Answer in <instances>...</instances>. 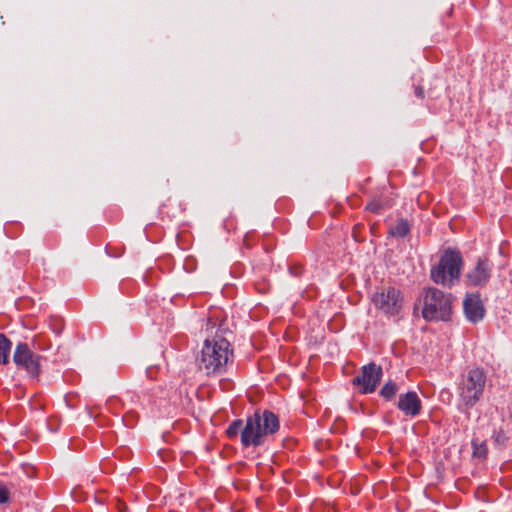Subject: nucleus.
I'll use <instances>...</instances> for the list:
<instances>
[{
  "label": "nucleus",
  "mask_w": 512,
  "mask_h": 512,
  "mask_svg": "<svg viewBox=\"0 0 512 512\" xmlns=\"http://www.w3.org/2000/svg\"><path fill=\"white\" fill-rule=\"evenodd\" d=\"M229 347L230 343L222 337L206 339L196 358L198 370L206 376L220 375L225 372L231 354Z\"/></svg>",
  "instance_id": "1"
},
{
  "label": "nucleus",
  "mask_w": 512,
  "mask_h": 512,
  "mask_svg": "<svg viewBox=\"0 0 512 512\" xmlns=\"http://www.w3.org/2000/svg\"><path fill=\"white\" fill-rule=\"evenodd\" d=\"M464 260L457 248L443 250L438 263L430 270L431 280L444 287L451 288L460 281Z\"/></svg>",
  "instance_id": "2"
},
{
  "label": "nucleus",
  "mask_w": 512,
  "mask_h": 512,
  "mask_svg": "<svg viewBox=\"0 0 512 512\" xmlns=\"http://www.w3.org/2000/svg\"><path fill=\"white\" fill-rule=\"evenodd\" d=\"M420 301L423 302L422 317L426 321H448L452 313L453 296L438 288H425Z\"/></svg>",
  "instance_id": "3"
},
{
  "label": "nucleus",
  "mask_w": 512,
  "mask_h": 512,
  "mask_svg": "<svg viewBox=\"0 0 512 512\" xmlns=\"http://www.w3.org/2000/svg\"><path fill=\"white\" fill-rule=\"evenodd\" d=\"M486 384V373L480 367L468 369L459 383V396L467 409L472 408L482 397Z\"/></svg>",
  "instance_id": "4"
},
{
  "label": "nucleus",
  "mask_w": 512,
  "mask_h": 512,
  "mask_svg": "<svg viewBox=\"0 0 512 512\" xmlns=\"http://www.w3.org/2000/svg\"><path fill=\"white\" fill-rule=\"evenodd\" d=\"M375 307L386 315H397L403 306L401 291L393 286L384 287L373 295Z\"/></svg>",
  "instance_id": "5"
},
{
  "label": "nucleus",
  "mask_w": 512,
  "mask_h": 512,
  "mask_svg": "<svg viewBox=\"0 0 512 512\" xmlns=\"http://www.w3.org/2000/svg\"><path fill=\"white\" fill-rule=\"evenodd\" d=\"M41 356L33 352L27 343L19 342L13 354V362L18 369L24 370L29 377L37 378L40 374Z\"/></svg>",
  "instance_id": "6"
},
{
  "label": "nucleus",
  "mask_w": 512,
  "mask_h": 512,
  "mask_svg": "<svg viewBox=\"0 0 512 512\" xmlns=\"http://www.w3.org/2000/svg\"><path fill=\"white\" fill-rule=\"evenodd\" d=\"M383 369L375 362H370L361 368L359 375L352 379V384L359 388L361 394L373 393L380 384Z\"/></svg>",
  "instance_id": "7"
},
{
  "label": "nucleus",
  "mask_w": 512,
  "mask_h": 512,
  "mask_svg": "<svg viewBox=\"0 0 512 512\" xmlns=\"http://www.w3.org/2000/svg\"><path fill=\"white\" fill-rule=\"evenodd\" d=\"M241 432V444L243 448L256 446V411L251 414L246 421L245 426L240 419L234 420L227 428L229 438H234Z\"/></svg>",
  "instance_id": "8"
},
{
  "label": "nucleus",
  "mask_w": 512,
  "mask_h": 512,
  "mask_svg": "<svg viewBox=\"0 0 512 512\" xmlns=\"http://www.w3.org/2000/svg\"><path fill=\"white\" fill-rule=\"evenodd\" d=\"M493 264L487 257H478L475 265L465 274L466 282L471 287H484L492 277Z\"/></svg>",
  "instance_id": "9"
},
{
  "label": "nucleus",
  "mask_w": 512,
  "mask_h": 512,
  "mask_svg": "<svg viewBox=\"0 0 512 512\" xmlns=\"http://www.w3.org/2000/svg\"><path fill=\"white\" fill-rule=\"evenodd\" d=\"M463 310L466 319L476 324L483 320L485 316V307L479 293L466 294L463 301Z\"/></svg>",
  "instance_id": "10"
},
{
  "label": "nucleus",
  "mask_w": 512,
  "mask_h": 512,
  "mask_svg": "<svg viewBox=\"0 0 512 512\" xmlns=\"http://www.w3.org/2000/svg\"><path fill=\"white\" fill-rule=\"evenodd\" d=\"M280 422L278 416L269 410H264L262 415L258 413V446L263 441L278 432Z\"/></svg>",
  "instance_id": "11"
},
{
  "label": "nucleus",
  "mask_w": 512,
  "mask_h": 512,
  "mask_svg": "<svg viewBox=\"0 0 512 512\" xmlns=\"http://www.w3.org/2000/svg\"><path fill=\"white\" fill-rule=\"evenodd\" d=\"M397 408L411 418L417 417L422 410V401L415 391H408L399 395Z\"/></svg>",
  "instance_id": "12"
},
{
  "label": "nucleus",
  "mask_w": 512,
  "mask_h": 512,
  "mask_svg": "<svg viewBox=\"0 0 512 512\" xmlns=\"http://www.w3.org/2000/svg\"><path fill=\"white\" fill-rule=\"evenodd\" d=\"M389 207L390 204L388 203V200H385L382 197H375L366 205L365 210L373 214H381Z\"/></svg>",
  "instance_id": "13"
},
{
  "label": "nucleus",
  "mask_w": 512,
  "mask_h": 512,
  "mask_svg": "<svg viewBox=\"0 0 512 512\" xmlns=\"http://www.w3.org/2000/svg\"><path fill=\"white\" fill-rule=\"evenodd\" d=\"M12 348V342L2 333H0V365L9 362V354Z\"/></svg>",
  "instance_id": "14"
},
{
  "label": "nucleus",
  "mask_w": 512,
  "mask_h": 512,
  "mask_svg": "<svg viewBox=\"0 0 512 512\" xmlns=\"http://www.w3.org/2000/svg\"><path fill=\"white\" fill-rule=\"evenodd\" d=\"M410 225L406 219H399L390 229V234L394 237L404 238L410 233Z\"/></svg>",
  "instance_id": "15"
},
{
  "label": "nucleus",
  "mask_w": 512,
  "mask_h": 512,
  "mask_svg": "<svg viewBox=\"0 0 512 512\" xmlns=\"http://www.w3.org/2000/svg\"><path fill=\"white\" fill-rule=\"evenodd\" d=\"M398 391V384L393 380H389L383 385L379 393L380 396L389 401L395 397Z\"/></svg>",
  "instance_id": "16"
},
{
  "label": "nucleus",
  "mask_w": 512,
  "mask_h": 512,
  "mask_svg": "<svg viewBox=\"0 0 512 512\" xmlns=\"http://www.w3.org/2000/svg\"><path fill=\"white\" fill-rule=\"evenodd\" d=\"M473 454L478 457H485L487 454V447L484 442L478 444L476 440L472 441Z\"/></svg>",
  "instance_id": "17"
},
{
  "label": "nucleus",
  "mask_w": 512,
  "mask_h": 512,
  "mask_svg": "<svg viewBox=\"0 0 512 512\" xmlns=\"http://www.w3.org/2000/svg\"><path fill=\"white\" fill-rule=\"evenodd\" d=\"M492 438H493L494 443L499 448L504 447L507 442V437L503 431L494 432Z\"/></svg>",
  "instance_id": "18"
},
{
  "label": "nucleus",
  "mask_w": 512,
  "mask_h": 512,
  "mask_svg": "<svg viewBox=\"0 0 512 512\" xmlns=\"http://www.w3.org/2000/svg\"><path fill=\"white\" fill-rule=\"evenodd\" d=\"M9 501V491L5 486H0V503L4 504Z\"/></svg>",
  "instance_id": "19"
},
{
  "label": "nucleus",
  "mask_w": 512,
  "mask_h": 512,
  "mask_svg": "<svg viewBox=\"0 0 512 512\" xmlns=\"http://www.w3.org/2000/svg\"><path fill=\"white\" fill-rule=\"evenodd\" d=\"M51 328L56 335H60L63 330V325L61 321H56L54 324L51 325Z\"/></svg>",
  "instance_id": "20"
},
{
  "label": "nucleus",
  "mask_w": 512,
  "mask_h": 512,
  "mask_svg": "<svg viewBox=\"0 0 512 512\" xmlns=\"http://www.w3.org/2000/svg\"><path fill=\"white\" fill-rule=\"evenodd\" d=\"M289 270H290V273L294 276H300L303 272V269L301 266L291 267Z\"/></svg>",
  "instance_id": "21"
},
{
  "label": "nucleus",
  "mask_w": 512,
  "mask_h": 512,
  "mask_svg": "<svg viewBox=\"0 0 512 512\" xmlns=\"http://www.w3.org/2000/svg\"><path fill=\"white\" fill-rule=\"evenodd\" d=\"M415 94H416V96H417V97H419V98H423V96H424V91H423V89H422L421 87H417V88L415 89Z\"/></svg>",
  "instance_id": "22"
},
{
  "label": "nucleus",
  "mask_w": 512,
  "mask_h": 512,
  "mask_svg": "<svg viewBox=\"0 0 512 512\" xmlns=\"http://www.w3.org/2000/svg\"><path fill=\"white\" fill-rule=\"evenodd\" d=\"M153 370H154V367H148L146 369V375L148 378H153V374H152Z\"/></svg>",
  "instance_id": "23"
},
{
  "label": "nucleus",
  "mask_w": 512,
  "mask_h": 512,
  "mask_svg": "<svg viewBox=\"0 0 512 512\" xmlns=\"http://www.w3.org/2000/svg\"><path fill=\"white\" fill-rule=\"evenodd\" d=\"M244 243H245V245H246L248 248H250V244H249V242H248V235H246V236L244 237Z\"/></svg>",
  "instance_id": "24"
},
{
  "label": "nucleus",
  "mask_w": 512,
  "mask_h": 512,
  "mask_svg": "<svg viewBox=\"0 0 512 512\" xmlns=\"http://www.w3.org/2000/svg\"><path fill=\"white\" fill-rule=\"evenodd\" d=\"M257 291L258 293L262 291V288H260V283L258 282V288H257Z\"/></svg>",
  "instance_id": "25"
}]
</instances>
